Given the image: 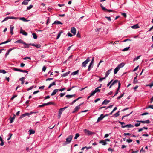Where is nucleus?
<instances>
[{"label": "nucleus", "instance_id": "nucleus-1", "mask_svg": "<svg viewBox=\"0 0 153 153\" xmlns=\"http://www.w3.org/2000/svg\"><path fill=\"white\" fill-rule=\"evenodd\" d=\"M73 136L72 135H69L68 137L66 139V141L65 142V145L68 144L70 143L71 140L73 138Z\"/></svg>", "mask_w": 153, "mask_h": 153}, {"label": "nucleus", "instance_id": "nucleus-2", "mask_svg": "<svg viewBox=\"0 0 153 153\" xmlns=\"http://www.w3.org/2000/svg\"><path fill=\"white\" fill-rule=\"evenodd\" d=\"M85 134L87 135L90 136L93 134H94L95 133L90 131L88 130L87 129H84L83 130Z\"/></svg>", "mask_w": 153, "mask_h": 153}, {"label": "nucleus", "instance_id": "nucleus-3", "mask_svg": "<svg viewBox=\"0 0 153 153\" xmlns=\"http://www.w3.org/2000/svg\"><path fill=\"white\" fill-rule=\"evenodd\" d=\"M15 43H22L25 45H26V46L24 47L25 48H28L29 47V45L21 39H19L16 41L15 42Z\"/></svg>", "mask_w": 153, "mask_h": 153}, {"label": "nucleus", "instance_id": "nucleus-4", "mask_svg": "<svg viewBox=\"0 0 153 153\" xmlns=\"http://www.w3.org/2000/svg\"><path fill=\"white\" fill-rule=\"evenodd\" d=\"M90 61L89 57L86 60L83 62L82 64V67H86V65Z\"/></svg>", "mask_w": 153, "mask_h": 153}, {"label": "nucleus", "instance_id": "nucleus-5", "mask_svg": "<svg viewBox=\"0 0 153 153\" xmlns=\"http://www.w3.org/2000/svg\"><path fill=\"white\" fill-rule=\"evenodd\" d=\"M110 140L108 139H106L104 140H101L100 142V143H101L103 145H105L107 144V141H110Z\"/></svg>", "mask_w": 153, "mask_h": 153}, {"label": "nucleus", "instance_id": "nucleus-6", "mask_svg": "<svg viewBox=\"0 0 153 153\" xmlns=\"http://www.w3.org/2000/svg\"><path fill=\"white\" fill-rule=\"evenodd\" d=\"M82 103L80 104L79 105L76 106L75 108L74 109V111H73L72 113H74L77 111L80 108V106L82 105Z\"/></svg>", "mask_w": 153, "mask_h": 153}, {"label": "nucleus", "instance_id": "nucleus-7", "mask_svg": "<svg viewBox=\"0 0 153 153\" xmlns=\"http://www.w3.org/2000/svg\"><path fill=\"white\" fill-rule=\"evenodd\" d=\"M13 70L15 71H19V72H24V73H25V72H26L25 70H21V69H18V68H13Z\"/></svg>", "mask_w": 153, "mask_h": 153}, {"label": "nucleus", "instance_id": "nucleus-8", "mask_svg": "<svg viewBox=\"0 0 153 153\" xmlns=\"http://www.w3.org/2000/svg\"><path fill=\"white\" fill-rule=\"evenodd\" d=\"M105 117L103 114H101L100 116L98 118L97 122H98L102 120L103 118Z\"/></svg>", "mask_w": 153, "mask_h": 153}, {"label": "nucleus", "instance_id": "nucleus-9", "mask_svg": "<svg viewBox=\"0 0 153 153\" xmlns=\"http://www.w3.org/2000/svg\"><path fill=\"white\" fill-rule=\"evenodd\" d=\"M71 32L74 35H75L76 33V30L74 27H72L71 29Z\"/></svg>", "mask_w": 153, "mask_h": 153}, {"label": "nucleus", "instance_id": "nucleus-10", "mask_svg": "<svg viewBox=\"0 0 153 153\" xmlns=\"http://www.w3.org/2000/svg\"><path fill=\"white\" fill-rule=\"evenodd\" d=\"M20 33L22 34L23 35H25V36H27V33L23 30L22 28H21L20 30Z\"/></svg>", "mask_w": 153, "mask_h": 153}, {"label": "nucleus", "instance_id": "nucleus-11", "mask_svg": "<svg viewBox=\"0 0 153 153\" xmlns=\"http://www.w3.org/2000/svg\"><path fill=\"white\" fill-rule=\"evenodd\" d=\"M15 48H10L7 51L5 55V57H7L8 55L9 54V53L13 49H15Z\"/></svg>", "mask_w": 153, "mask_h": 153}, {"label": "nucleus", "instance_id": "nucleus-12", "mask_svg": "<svg viewBox=\"0 0 153 153\" xmlns=\"http://www.w3.org/2000/svg\"><path fill=\"white\" fill-rule=\"evenodd\" d=\"M36 113V112H30V113H25V114H23V116H25V117L26 116H29V115H31L33 113Z\"/></svg>", "mask_w": 153, "mask_h": 153}, {"label": "nucleus", "instance_id": "nucleus-13", "mask_svg": "<svg viewBox=\"0 0 153 153\" xmlns=\"http://www.w3.org/2000/svg\"><path fill=\"white\" fill-rule=\"evenodd\" d=\"M110 102V100H107L106 99L105 100L102 102V105L105 104L107 105L108 103Z\"/></svg>", "mask_w": 153, "mask_h": 153}, {"label": "nucleus", "instance_id": "nucleus-14", "mask_svg": "<svg viewBox=\"0 0 153 153\" xmlns=\"http://www.w3.org/2000/svg\"><path fill=\"white\" fill-rule=\"evenodd\" d=\"M120 82L119 81H118V80H115L114 81H113V82L111 84L109 88H110L111 86L113 85L114 84H115L116 83H117L118 82Z\"/></svg>", "mask_w": 153, "mask_h": 153}, {"label": "nucleus", "instance_id": "nucleus-15", "mask_svg": "<svg viewBox=\"0 0 153 153\" xmlns=\"http://www.w3.org/2000/svg\"><path fill=\"white\" fill-rule=\"evenodd\" d=\"M93 66V64L90 63L88 68V71H90Z\"/></svg>", "mask_w": 153, "mask_h": 153}, {"label": "nucleus", "instance_id": "nucleus-16", "mask_svg": "<svg viewBox=\"0 0 153 153\" xmlns=\"http://www.w3.org/2000/svg\"><path fill=\"white\" fill-rule=\"evenodd\" d=\"M133 126L131 124H127L126 125H125L124 126H121L122 128H124L126 127L127 128H131V127H133Z\"/></svg>", "mask_w": 153, "mask_h": 153}, {"label": "nucleus", "instance_id": "nucleus-17", "mask_svg": "<svg viewBox=\"0 0 153 153\" xmlns=\"http://www.w3.org/2000/svg\"><path fill=\"white\" fill-rule=\"evenodd\" d=\"M112 68H111V69L109 70L108 71H107L106 73L105 74V77H107L108 75L109 74L110 72L112 70Z\"/></svg>", "mask_w": 153, "mask_h": 153}, {"label": "nucleus", "instance_id": "nucleus-18", "mask_svg": "<svg viewBox=\"0 0 153 153\" xmlns=\"http://www.w3.org/2000/svg\"><path fill=\"white\" fill-rule=\"evenodd\" d=\"M58 91V90L57 89L54 90L52 93L51 94V96H53L55 95Z\"/></svg>", "mask_w": 153, "mask_h": 153}, {"label": "nucleus", "instance_id": "nucleus-19", "mask_svg": "<svg viewBox=\"0 0 153 153\" xmlns=\"http://www.w3.org/2000/svg\"><path fill=\"white\" fill-rule=\"evenodd\" d=\"M53 24H57V25H59V24L62 25V24H63V23H62L60 21H58L57 20L55 21Z\"/></svg>", "mask_w": 153, "mask_h": 153}, {"label": "nucleus", "instance_id": "nucleus-20", "mask_svg": "<svg viewBox=\"0 0 153 153\" xmlns=\"http://www.w3.org/2000/svg\"><path fill=\"white\" fill-rule=\"evenodd\" d=\"M120 69L117 66L114 69V73L115 74H117Z\"/></svg>", "mask_w": 153, "mask_h": 153}, {"label": "nucleus", "instance_id": "nucleus-21", "mask_svg": "<svg viewBox=\"0 0 153 153\" xmlns=\"http://www.w3.org/2000/svg\"><path fill=\"white\" fill-rule=\"evenodd\" d=\"M125 64L123 63H122L119 64L117 67H118L120 69L124 66Z\"/></svg>", "mask_w": 153, "mask_h": 153}, {"label": "nucleus", "instance_id": "nucleus-22", "mask_svg": "<svg viewBox=\"0 0 153 153\" xmlns=\"http://www.w3.org/2000/svg\"><path fill=\"white\" fill-rule=\"evenodd\" d=\"M62 33V31H60L59 32V33L57 36V38L56 39H58L60 37L61 34Z\"/></svg>", "mask_w": 153, "mask_h": 153}, {"label": "nucleus", "instance_id": "nucleus-23", "mask_svg": "<svg viewBox=\"0 0 153 153\" xmlns=\"http://www.w3.org/2000/svg\"><path fill=\"white\" fill-rule=\"evenodd\" d=\"M15 115L13 114V116L10 118V123H11L13 122L15 118Z\"/></svg>", "mask_w": 153, "mask_h": 153}, {"label": "nucleus", "instance_id": "nucleus-24", "mask_svg": "<svg viewBox=\"0 0 153 153\" xmlns=\"http://www.w3.org/2000/svg\"><path fill=\"white\" fill-rule=\"evenodd\" d=\"M70 72V71H69L65 73H64L62 75V76L65 77L67 76L69 74Z\"/></svg>", "mask_w": 153, "mask_h": 153}, {"label": "nucleus", "instance_id": "nucleus-25", "mask_svg": "<svg viewBox=\"0 0 153 153\" xmlns=\"http://www.w3.org/2000/svg\"><path fill=\"white\" fill-rule=\"evenodd\" d=\"M79 70H77L71 73V75H75L78 74L79 72Z\"/></svg>", "mask_w": 153, "mask_h": 153}, {"label": "nucleus", "instance_id": "nucleus-26", "mask_svg": "<svg viewBox=\"0 0 153 153\" xmlns=\"http://www.w3.org/2000/svg\"><path fill=\"white\" fill-rule=\"evenodd\" d=\"M32 35H33V38L34 39H37V36L36 34L35 33H32Z\"/></svg>", "mask_w": 153, "mask_h": 153}, {"label": "nucleus", "instance_id": "nucleus-27", "mask_svg": "<svg viewBox=\"0 0 153 153\" xmlns=\"http://www.w3.org/2000/svg\"><path fill=\"white\" fill-rule=\"evenodd\" d=\"M11 40L10 39H8L7 40V41L0 43V45L7 43L10 42L11 41Z\"/></svg>", "mask_w": 153, "mask_h": 153}, {"label": "nucleus", "instance_id": "nucleus-28", "mask_svg": "<svg viewBox=\"0 0 153 153\" xmlns=\"http://www.w3.org/2000/svg\"><path fill=\"white\" fill-rule=\"evenodd\" d=\"M11 40L10 39H8L7 40V41L0 43V45L7 43L10 42L11 41Z\"/></svg>", "mask_w": 153, "mask_h": 153}, {"label": "nucleus", "instance_id": "nucleus-29", "mask_svg": "<svg viewBox=\"0 0 153 153\" xmlns=\"http://www.w3.org/2000/svg\"><path fill=\"white\" fill-rule=\"evenodd\" d=\"M11 40L10 39H8L7 40V41L0 43V45L7 43L10 42L11 41Z\"/></svg>", "mask_w": 153, "mask_h": 153}, {"label": "nucleus", "instance_id": "nucleus-30", "mask_svg": "<svg viewBox=\"0 0 153 153\" xmlns=\"http://www.w3.org/2000/svg\"><path fill=\"white\" fill-rule=\"evenodd\" d=\"M75 95H69L68 94L66 95V97H67L68 98H72Z\"/></svg>", "mask_w": 153, "mask_h": 153}, {"label": "nucleus", "instance_id": "nucleus-31", "mask_svg": "<svg viewBox=\"0 0 153 153\" xmlns=\"http://www.w3.org/2000/svg\"><path fill=\"white\" fill-rule=\"evenodd\" d=\"M14 28V27L11 26L10 27V33L11 35H13V30Z\"/></svg>", "mask_w": 153, "mask_h": 153}, {"label": "nucleus", "instance_id": "nucleus-32", "mask_svg": "<svg viewBox=\"0 0 153 153\" xmlns=\"http://www.w3.org/2000/svg\"><path fill=\"white\" fill-rule=\"evenodd\" d=\"M56 85V83H55V82H53L52 83H51L50 84L49 86H48V88H50L51 86H53V85Z\"/></svg>", "mask_w": 153, "mask_h": 153}, {"label": "nucleus", "instance_id": "nucleus-33", "mask_svg": "<svg viewBox=\"0 0 153 153\" xmlns=\"http://www.w3.org/2000/svg\"><path fill=\"white\" fill-rule=\"evenodd\" d=\"M81 97H79L77 99L74 100V101H72V102L70 104L71 105L73 104L76 101H77Z\"/></svg>", "mask_w": 153, "mask_h": 153}, {"label": "nucleus", "instance_id": "nucleus-34", "mask_svg": "<svg viewBox=\"0 0 153 153\" xmlns=\"http://www.w3.org/2000/svg\"><path fill=\"white\" fill-rule=\"evenodd\" d=\"M29 132L30 135H31L32 134H34L35 133V131L32 129H30L29 131Z\"/></svg>", "mask_w": 153, "mask_h": 153}, {"label": "nucleus", "instance_id": "nucleus-35", "mask_svg": "<svg viewBox=\"0 0 153 153\" xmlns=\"http://www.w3.org/2000/svg\"><path fill=\"white\" fill-rule=\"evenodd\" d=\"M24 78H25L24 77H22V78H20L19 79V80L21 81L22 82L21 84H23L24 83Z\"/></svg>", "mask_w": 153, "mask_h": 153}, {"label": "nucleus", "instance_id": "nucleus-36", "mask_svg": "<svg viewBox=\"0 0 153 153\" xmlns=\"http://www.w3.org/2000/svg\"><path fill=\"white\" fill-rule=\"evenodd\" d=\"M99 87H97L96 88L95 90L94 91H95V93L97 92H100V89H99Z\"/></svg>", "mask_w": 153, "mask_h": 153}, {"label": "nucleus", "instance_id": "nucleus-37", "mask_svg": "<svg viewBox=\"0 0 153 153\" xmlns=\"http://www.w3.org/2000/svg\"><path fill=\"white\" fill-rule=\"evenodd\" d=\"M20 20H22L25 22H27L28 21V20H26L24 17H21L19 19Z\"/></svg>", "mask_w": 153, "mask_h": 153}, {"label": "nucleus", "instance_id": "nucleus-38", "mask_svg": "<svg viewBox=\"0 0 153 153\" xmlns=\"http://www.w3.org/2000/svg\"><path fill=\"white\" fill-rule=\"evenodd\" d=\"M28 2L26 1V0H24V1L22 2V4H24L25 5H27L28 4Z\"/></svg>", "mask_w": 153, "mask_h": 153}, {"label": "nucleus", "instance_id": "nucleus-39", "mask_svg": "<svg viewBox=\"0 0 153 153\" xmlns=\"http://www.w3.org/2000/svg\"><path fill=\"white\" fill-rule=\"evenodd\" d=\"M119 111H118V112L116 113L115 114H114V116L115 117H116L117 116H118L119 115Z\"/></svg>", "mask_w": 153, "mask_h": 153}, {"label": "nucleus", "instance_id": "nucleus-40", "mask_svg": "<svg viewBox=\"0 0 153 153\" xmlns=\"http://www.w3.org/2000/svg\"><path fill=\"white\" fill-rule=\"evenodd\" d=\"M79 133H76L75 134V136L74 137V139H76L79 136Z\"/></svg>", "mask_w": 153, "mask_h": 153}, {"label": "nucleus", "instance_id": "nucleus-41", "mask_svg": "<svg viewBox=\"0 0 153 153\" xmlns=\"http://www.w3.org/2000/svg\"><path fill=\"white\" fill-rule=\"evenodd\" d=\"M100 6L102 10L105 11H106L107 9H106V8L105 7H103L102 4H100Z\"/></svg>", "mask_w": 153, "mask_h": 153}, {"label": "nucleus", "instance_id": "nucleus-42", "mask_svg": "<svg viewBox=\"0 0 153 153\" xmlns=\"http://www.w3.org/2000/svg\"><path fill=\"white\" fill-rule=\"evenodd\" d=\"M63 111V110L61 108H60L59 110L58 114H62Z\"/></svg>", "mask_w": 153, "mask_h": 153}, {"label": "nucleus", "instance_id": "nucleus-43", "mask_svg": "<svg viewBox=\"0 0 153 153\" xmlns=\"http://www.w3.org/2000/svg\"><path fill=\"white\" fill-rule=\"evenodd\" d=\"M6 73V71L4 70H0V73H2L5 74Z\"/></svg>", "mask_w": 153, "mask_h": 153}, {"label": "nucleus", "instance_id": "nucleus-44", "mask_svg": "<svg viewBox=\"0 0 153 153\" xmlns=\"http://www.w3.org/2000/svg\"><path fill=\"white\" fill-rule=\"evenodd\" d=\"M149 108L153 109V105H149L148 107H146V109H147Z\"/></svg>", "mask_w": 153, "mask_h": 153}, {"label": "nucleus", "instance_id": "nucleus-45", "mask_svg": "<svg viewBox=\"0 0 153 153\" xmlns=\"http://www.w3.org/2000/svg\"><path fill=\"white\" fill-rule=\"evenodd\" d=\"M9 19H10L9 17H6L4 19L3 21H2L1 22H3L4 21H7Z\"/></svg>", "mask_w": 153, "mask_h": 153}, {"label": "nucleus", "instance_id": "nucleus-46", "mask_svg": "<svg viewBox=\"0 0 153 153\" xmlns=\"http://www.w3.org/2000/svg\"><path fill=\"white\" fill-rule=\"evenodd\" d=\"M45 106H47L46 103H45L43 104L42 105H39V106L38 107H44Z\"/></svg>", "mask_w": 153, "mask_h": 153}, {"label": "nucleus", "instance_id": "nucleus-47", "mask_svg": "<svg viewBox=\"0 0 153 153\" xmlns=\"http://www.w3.org/2000/svg\"><path fill=\"white\" fill-rule=\"evenodd\" d=\"M10 19H18V17H14L13 16H10Z\"/></svg>", "mask_w": 153, "mask_h": 153}, {"label": "nucleus", "instance_id": "nucleus-48", "mask_svg": "<svg viewBox=\"0 0 153 153\" xmlns=\"http://www.w3.org/2000/svg\"><path fill=\"white\" fill-rule=\"evenodd\" d=\"M120 82H119L118 86L117 89V91H117L118 92V91H119V90L120 89Z\"/></svg>", "mask_w": 153, "mask_h": 153}, {"label": "nucleus", "instance_id": "nucleus-49", "mask_svg": "<svg viewBox=\"0 0 153 153\" xmlns=\"http://www.w3.org/2000/svg\"><path fill=\"white\" fill-rule=\"evenodd\" d=\"M120 82H119L118 86L117 89V91H117L118 92V91H119V90L120 89Z\"/></svg>", "mask_w": 153, "mask_h": 153}, {"label": "nucleus", "instance_id": "nucleus-50", "mask_svg": "<svg viewBox=\"0 0 153 153\" xmlns=\"http://www.w3.org/2000/svg\"><path fill=\"white\" fill-rule=\"evenodd\" d=\"M33 7V6L32 5H30L27 7V10H29L32 8Z\"/></svg>", "mask_w": 153, "mask_h": 153}, {"label": "nucleus", "instance_id": "nucleus-51", "mask_svg": "<svg viewBox=\"0 0 153 153\" xmlns=\"http://www.w3.org/2000/svg\"><path fill=\"white\" fill-rule=\"evenodd\" d=\"M17 95H13L12 97L10 99V100H13V99L16 97H17Z\"/></svg>", "mask_w": 153, "mask_h": 153}, {"label": "nucleus", "instance_id": "nucleus-52", "mask_svg": "<svg viewBox=\"0 0 153 153\" xmlns=\"http://www.w3.org/2000/svg\"><path fill=\"white\" fill-rule=\"evenodd\" d=\"M119 123L121 124V125H122V126H124V125L125 124V123L124 122H121L120 121L119 122Z\"/></svg>", "mask_w": 153, "mask_h": 153}, {"label": "nucleus", "instance_id": "nucleus-53", "mask_svg": "<svg viewBox=\"0 0 153 153\" xmlns=\"http://www.w3.org/2000/svg\"><path fill=\"white\" fill-rule=\"evenodd\" d=\"M95 93H95V91H92L91 92V93L90 94V96H92L94 95L95 94Z\"/></svg>", "mask_w": 153, "mask_h": 153}, {"label": "nucleus", "instance_id": "nucleus-54", "mask_svg": "<svg viewBox=\"0 0 153 153\" xmlns=\"http://www.w3.org/2000/svg\"><path fill=\"white\" fill-rule=\"evenodd\" d=\"M129 47L126 48H124L123 50V51H127L129 49Z\"/></svg>", "mask_w": 153, "mask_h": 153}, {"label": "nucleus", "instance_id": "nucleus-55", "mask_svg": "<svg viewBox=\"0 0 153 153\" xmlns=\"http://www.w3.org/2000/svg\"><path fill=\"white\" fill-rule=\"evenodd\" d=\"M140 27V26L138 25L137 24L134 25V29L138 28Z\"/></svg>", "mask_w": 153, "mask_h": 153}, {"label": "nucleus", "instance_id": "nucleus-56", "mask_svg": "<svg viewBox=\"0 0 153 153\" xmlns=\"http://www.w3.org/2000/svg\"><path fill=\"white\" fill-rule=\"evenodd\" d=\"M65 88H62V89H57L58 90V91H62L64 90H65Z\"/></svg>", "mask_w": 153, "mask_h": 153}, {"label": "nucleus", "instance_id": "nucleus-57", "mask_svg": "<svg viewBox=\"0 0 153 153\" xmlns=\"http://www.w3.org/2000/svg\"><path fill=\"white\" fill-rule=\"evenodd\" d=\"M106 77H105H105L103 78H100L99 79V81L100 82L102 81V80L103 79H104L106 78Z\"/></svg>", "mask_w": 153, "mask_h": 153}, {"label": "nucleus", "instance_id": "nucleus-58", "mask_svg": "<svg viewBox=\"0 0 153 153\" xmlns=\"http://www.w3.org/2000/svg\"><path fill=\"white\" fill-rule=\"evenodd\" d=\"M141 56V55H140L136 58H134V61L138 60Z\"/></svg>", "mask_w": 153, "mask_h": 153}, {"label": "nucleus", "instance_id": "nucleus-59", "mask_svg": "<svg viewBox=\"0 0 153 153\" xmlns=\"http://www.w3.org/2000/svg\"><path fill=\"white\" fill-rule=\"evenodd\" d=\"M65 94V93H61L60 94V97H62Z\"/></svg>", "mask_w": 153, "mask_h": 153}, {"label": "nucleus", "instance_id": "nucleus-60", "mask_svg": "<svg viewBox=\"0 0 153 153\" xmlns=\"http://www.w3.org/2000/svg\"><path fill=\"white\" fill-rule=\"evenodd\" d=\"M28 59L30 60H31V59L30 57H26L23 58V59L24 60H27V59Z\"/></svg>", "mask_w": 153, "mask_h": 153}, {"label": "nucleus", "instance_id": "nucleus-61", "mask_svg": "<svg viewBox=\"0 0 153 153\" xmlns=\"http://www.w3.org/2000/svg\"><path fill=\"white\" fill-rule=\"evenodd\" d=\"M53 103L52 102H49L47 103H46L47 105H48L52 104H53Z\"/></svg>", "mask_w": 153, "mask_h": 153}, {"label": "nucleus", "instance_id": "nucleus-62", "mask_svg": "<svg viewBox=\"0 0 153 153\" xmlns=\"http://www.w3.org/2000/svg\"><path fill=\"white\" fill-rule=\"evenodd\" d=\"M33 87H34L33 86H32L30 87H29V88H28L27 91L30 90L32 89L33 88Z\"/></svg>", "mask_w": 153, "mask_h": 153}, {"label": "nucleus", "instance_id": "nucleus-63", "mask_svg": "<svg viewBox=\"0 0 153 153\" xmlns=\"http://www.w3.org/2000/svg\"><path fill=\"white\" fill-rule=\"evenodd\" d=\"M46 69V68L45 66H43L42 69V71H45V70Z\"/></svg>", "mask_w": 153, "mask_h": 153}, {"label": "nucleus", "instance_id": "nucleus-64", "mask_svg": "<svg viewBox=\"0 0 153 153\" xmlns=\"http://www.w3.org/2000/svg\"><path fill=\"white\" fill-rule=\"evenodd\" d=\"M41 45L40 44H36V45L35 47L37 48H39L41 47Z\"/></svg>", "mask_w": 153, "mask_h": 153}]
</instances>
